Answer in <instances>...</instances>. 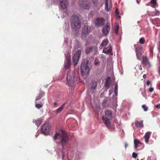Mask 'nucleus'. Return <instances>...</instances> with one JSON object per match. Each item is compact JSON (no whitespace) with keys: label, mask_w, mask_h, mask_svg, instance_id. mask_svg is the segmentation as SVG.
Returning <instances> with one entry per match:
<instances>
[{"label":"nucleus","mask_w":160,"mask_h":160,"mask_svg":"<svg viewBox=\"0 0 160 160\" xmlns=\"http://www.w3.org/2000/svg\"><path fill=\"white\" fill-rule=\"evenodd\" d=\"M58 139L60 141L59 143L61 144L63 148L67 145L69 139L65 131L63 130L59 131V132L55 134L53 137V139L56 140Z\"/></svg>","instance_id":"nucleus-1"},{"label":"nucleus","mask_w":160,"mask_h":160,"mask_svg":"<svg viewBox=\"0 0 160 160\" xmlns=\"http://www.w3.org/2000/svg\"><path fill=\"white\" fill-rule=\"evenodd\" d=\"M66 79L69 85L73 87L77 83L78 77L74 72L69 71L67 74Z\"/></svg>","instance_id":"nucleus-2"},{"label":"nucleus","mask_w":160,"mask_h":160,"mask_svg":"<svg viewBox=\"0 0 160 160\" xmlns=\"http://www.w3.org/2000/svg\"><path fill=\"white\" fill-rule=\"evenodd\" d=\"M70 22L72 28L74 30H78L80 28L81 24L79 18L77 16L72 15Z\"/></svg>","instance_id":"nucleus-3"},{"label":"nucleus","mask_w":160,"mask_h":160,"mask_svg":"<svg viewBox=\"0 0 160 160\" xmlns=\"http://www.w3.org/2000/svg\"><path fill=\"white\" fill-rule=\"evenodd\" d=\"M88 60H86L83 61L81 65V71L82 75H85L89 73V67L88 66Z\"/></svg>","instance_id":"nucleus-4"},{"label":"nucleus","mask_w":160,"mask_h":160,"mask_svg":"<svg viewBox=\"0 0 160 160\" xmlns=\"http://www.w3.org/2000/svg\"><path fill=\"white\" fill-rule=\"evenodd\" d=\"M81 54L80 51H78L73 55L72 58V62L73 65L74 66H76L77 65Z\"/></svg>","instance_id":"nucleus-5"},{"label":"nucleus","mask_w":160,"mask_h":160,"mask_svg":"<svg viewBox=\"0 0 160 160\" xmlns=\"http://www.w3.org/2000/svg\"><path fill=\"white\" fill-rule=\"evenodd\" d=\"M71 60L70 57L66 56L65 60L63 70H66L70 67Z\"/></svg>","instance_id":"nucleus-6"},{"label":"nucleus","mask_w":160,"mask_h":160,"mask_svg":"<svg viewBox=\"0 0 160 160\" xmlns=\"http://www.w3.org/2000/svg\"><path fill=\"white\" fill-rule=\"evenodd\" d=\"M105 22V19L103 18H97L94 22L95 25L97 26H102L103 25Z\"/></svg>","instance_id":"nucleus-7"},{"label":"nucleus","mask_w":160,"mask_h":160,"mask_svg":"<svg viewBox=\"0 0 160 160\" xmlns=\"http://www.w3.org/2000/svg\"><path fill=\"white\" fill-rule=\"evenodd\" d=\"M49 125L48 123H45L43 124L41 131L44 135H47L49 133Z\"/></svg>","instance_id":"nucleus-8"},{"label":"nucleus","mask_w":160,"mask_h":160,"mask_svg":"<svg viewBox=\"0 0 160 160\" xmlns=\"http://www.w3.org/2000/svg\"><path fill=\"white\" fill-rule=\"evenodd\" d=\"M60 8L63 10L66 8L68 4L67 0H59Z\"/></svg>","instance_id":"nucleus-9"},{"label":"nucleus","mask_w":160,"mask_h":160,"mask_svg":"<svg viewBox=\"0 0 160 160\" xmlns=\"http://www.w3.org/2000/svg\"><path fill=\"white\" fill-rule=\"evenodd\" d=\"M110 119H111V118L104 117V116L102 117V120L103 122H104L105 125L108 128H109L110 127Z\"/></svg>","instance_id":"nucleus-10"},{"label":"nucleus","mask_w":160,"mask_h":160,"mask_svg":"<svg viewBox=\"0 0 160 160\" xmlns=\"http://www.w3.org/2000/svg\"><path fill=\"white\" fill-rule=\"evenodd\" d=\"M151 134V132L149 131H148L146 132L145 135L144 136V138L145 139V142L146 143H148Z\"/></svg>","instance_id":"nucleus-11"},{"label":"nucleus","mask_w":160,"mask_h":160,"mask_svg":"<svg viewBox=\"0 0 160 160\" xmlns=\"http://www.w3.org/2000/svg\"><path fill=\"white\" fill-rule=\"evenodd\" d=\"M142 48V47L140 46H137L135 48V52L136 53V55H137V59L138 60H140V58H139V57L138 56V55L141 52Z\"/></svg>","instance_id":"nucleus-12"},{"label":"nucleus","mask_w":160,"mask_h":160,"mask_svg":"<svg viewBox=\"0 0 160 160\" xmlns=\"http://www.w3.org/2000/svg\"><path fill=\"white\" fill-rule=\"evenodd\" d=\"M112 51V48L111 45H108V47L104 48L103 50V52L104 53H111Z\"/></svg>","instance_id":"nucleus-13"},{"label":"nucleus","mask_w":160,"mask_h":160,"mask_svg":"<svg viewBox=\"0 0 160 160\" xmlns=\"http://www.w3.org/2000/svg\"><path fill=\"white\" fill-rule=\"evenodd\" d=\"M80 6L82 8L84 9H88L90 8L91 5L88 2H83L82 4L80 5Z\"/></svg>","instance_id":"nucleus-14"},{"label":"nucleus","mask_w":160,"mask_h":160,"mask_svg":"<svg viewBox=\"0 0 160 160\" xmlns=\"http://www.w3.org/2000/svg\"><path fill=\"white\" fill-rule=\"evenodd\" d=\"M104 118H112V112L111 111L107 110L105 112Z\"/></svg>","instance_id":"nucleus-15"},{"label":"nucleus","mask_w":160,"mask_h":160,"mask_svg":"<svg viewBox=\"0 0 160 160\" xmlns=\"http://www.w3.org/2000/svg\"><path fill=\"white\" fill-rule=\"evenodd\" d=\"M65 104L63 103V105L61 107H59V108H58V109H56L54 111V113L57 115L62 112L63 110V107L65 105Z\"/></svg>","instance_id":"nucleus-16"},{"label":"nucleus","mask_w":160,"mask_h":160,"mask_svg":"<svg viewBox=\"0 0 160 160\" xmlns=\"http://www.w3.org/2000/svg\"><path fill=\"white\" fill-rule=\"evenodd\" d=\"M142 63L145 65H147L149 64L148 60L147 58V57L142 56Z\"/></svg>","instance_id":"nucleus-17"},{"label":"nucleus","mask_w":160,"mask_h":160,"mask_svg":"<svg viewBox=\"0 0 160 160\" xmlns=\"http://www.w3.org/2000/svg\"><path fill=\"white\" fill-rule=\"evenodd\" d=\"M96 49V48L95 47H87L86 48V50H85V53L88 54L92 52L93 49Z\"/></svg>","instance_id":"nucleus-18"},{"label":"nucleus","mask_w":160,"mask_h":160,"mask_svg":"<svg viewBox=\"0 0 160 160\" xmlns=\"http://www.w3.org/2000/svg\"><path fill=\"white\" fill-rule=\"evenodd\" d=\"M32 122H33V123H35L36 126H38L42 122V119L40 118H38L37 120L34 119Z\"/></svg>","instance_id":"nucleus-19"},{"label":"nucleus","mask_w":160,"mask_h":160,"mask_svg":"<svg viewBox=\"0 0 160 160\" xmlns=\"http://www.w3.org/2000/svg\"><path fill=\"white\" fill-rule=\"evenodd\" d=\"M135 126L137 128H143V121H141L140 122L137 121L135 122Z\"/></svg>","instance_id":"nucleus-20"},{"label":"nucleus","mask_w":160,"mask_h":160,"mask_svg":"<svg viewBox=\"0 0 160 160\" xmlns=\"http://www.w3.org/2000/svg\"><path fill=\"white\" fill-rule=\"evenodd\" d=\"M110 78L109 77L107 78H106V80L105 85V88L107 89H108L110 87Z\"/></svg>","instance_id":"nucleus-21"},{"label":"nucleus","mask_w":160,"mask_h":160,"mask_svg":"<svg viewBox=\"0 0 160 160\" xmlns=\"http://www.w3.org/2000/svg\"><path fill=\"white\" fill-rule=\"evenodd\" d=\"M108 43V39H104L103 40L102 42L100 44V47L102 48L103 47L106 46Z\"/></svg>","instance_id":"nucleus-22"},{"label":"nucleus","mask_w":160,"mask_h":160,"mask_svg":"<svg viewBox=\"0 0 160 160\" xmlns=\"http://www.w3.org/2000/svg\"><path fill=\"white\" fill-rule=\"evenodd\" d=\"M134 148H137L138 147L140 146L141 145V143L137 139L134 140Z\"/></svg>","instance_id":"nucleus-23"},{"label":"nucleus","mask_w":160,"mask_h":160,"mask_svg":"<svg viewBox=\"0 0 160 160\" xmlns=\"http://www.w3.org/2000/svg\"><path fill=\"white\" fill-rule=\"evenodd\" d=\"M108 2V0H105V9L107 11H109L111 8L110 6L109 5Z\"/></svg>","instance_id":"nucleus-24"},{"label":"nucleus","mask_w":160,"mask_h":160,"mask_svg":"<svg viewBox=\"0 0 160 160\" xmlns=\"http://www.w3.org/2000/svg\"><path fill=\"white\" fill-rule=\"evenodd\" d=\"M156 0H151L150 2H148L147 5H150L152 7H154L156 4Z\"/></svg>","instance_id":"nucleus-25"},{"label":"nucleus","mask_w":160,"mask_h":160,"mask_svg":"<svg viewBox=\"0 0 160 160\" xmlns=\"http://www.w3.org/2000/svg\"><path fill=\"white\" fill-rule=\"evenodd\" d=\"M44 94L45 93L43 92H40L39 95H38V97H37L35 101H38L43 96Z\"/></svg>","instance_id":"nucleus-26"},{"label":"nucleus","mask_w":160,"mask_h":160,"mask_svg":"<svg viewBox=\"0 0 160 160\" xmlns=\"http://www.w3.org/2000/svg\"><path fill=\"white\" fill-rule=\"evenodd\" d=\"M110 29V23L109 22H107L104 26L103 30H109Z\"/></svg>","instance_id":"nucleus-27"},{"label":"nucleus","mask_w":160,"mask_h":160,"mask_svg":"<svg viewBox=\"0 0 160 160\" xmlns=\"http://www.w3.org/2000/svg\"><path fill=\"white\" fill-rule=\"evenodd\" d=\"M35 107L38 109L42 108L43 106L42 104H38V101H35Z\"/></svg>","instance_id":"nucleus-28"},{"label":"nucleus","mask_w":160,"mask_h":160,"mask_svg":"<svg viewBox=\"0 0 160 160\" xmlns=\"http://www.w3.org/2000/svg\"><path fill=\"white\" fill-rule=\"evenodd\" d=\"M117 92H118V84L117 83H116L115 84L114 86V92L115 95H117Z\"/></svg>","instance_id":"nucleus-29"},{"label":"nucleus","mask_w":160,"mask_h":160,"mask_svg":"<svg viewBox=\"0 0 160 160\" xmlns=\"http://www.w3.org/2000/svg\"><path fill=\"white\" fill-rule=\"evenodd\" d=\"M97 87V83L96 81H93L92 82V85L91 86V88L94 89H95Z\"/></svg>","instance_id":"nucleus-30"},{"label":"nucleus","mask_w":160,"mask_h":160,"mask_svg":"<svg viewBox=\"0 0 160 160\" xmlns=\"http://www.w3.org/2000/svg\"><path fill=\"white\" fill-rule=\"evenodd\" d=\"M82 38H83V36H84V37H85V35L89 33V31H82Z\"/></svg>","instance_id":"nucleus-31"},{"label":"nucleus","mask_w":160,"mask_h":160,"mask_svg":"<svg viewBox=\"0 0 160 160\" xmlns=\"http://www.w3.org/2000/svg\"><path fill=\"white\" fill-rule=\"evenodd\" d=\"M142 108L144 109L145 112L147 111L148 110V108L145 105H143L142 106Z\"/></svg>","instance_id":"nucleus-32"},{"label":"nucleus","mask_w":160,"mask_h":160,"mask_svg":"<svg viewBox=\"0 0 160 160\" xmlns=\"http://www.w3.org/2000/svg\"><path fill=\"white\" fill-rule=\"evenodd\" d=\"M139 43L141 44H143L145 42V40L144 38H141L140 39Z\"/></svg>","instance_id":"nucleus-33"},{"label":"nucleus","mask_w":160,"mask_h":160,"mask_svg":"<svg viewBox=\"0 0 160 160\" xmlns=\"http://www.w3.org/2000/svg\"><path fill=\"white\" fill-rule=\"evenodd\" d=\"M102 33L104 36L107 35L109 33L108 31H103Z\"/></svg>","instance_id":"nucleus-34"},{"label":"nucleus","mask_w":160,"mask_h":160,"mask_svg":"<svg viewBox=\"0 0 160 160\" xmlns=\"http://www.w3.org/2000/svg\"><path fill=\"white\" fill-rule=\"evenodd\" d=\"M119 29V26L118 25V24H117V23H116L115 26V30H118Z\"/></svg>","instance_id":"nucleus-35"},{"label":"nucleus","mask_w":160,"mask_h":160,"mask_svg":"<svg viewBox=\"0 0 160 160\" xmlns=\"http://www.w3.org/2000/svg\"><path fill=\"white\" fill-rule=\"evenodd\" d=\"M132 156L134 158H136L137 157V154L135 152H133L132 154Z\"/></svg>","instance_id":"nucleus-36"},{"label":"nucleus","mask_w":160,"mask_h":160,"mask_svg":"<svg viewBox=\"0 0 160 160\" xmlns=\"http://www.w3.org/2000/svg\"><path fill=\"white\" fill-rule=\"evenodd\" d=\"M153 88H149V89H148V91H149V92H153Z\"/></svg>","instance_id":"nucleus-37"},{"label":"nucleus","mask_w":160,"mask_h":160,"mask_svg":"<svg viewBox=\"0 0 160 160\" xmlns=\"http://www.w3.org/2000/svg\"><path fill=\"white\" fill-rule=\"evenodd\" d=\"M99 64V62L98 61H94V64L95 65H98Z\"/></svg>","instance_id":"nucleus-38"},{"label":"nucleus","mask_w":160,"mask_h":160,"mask_svg":"<svg viewBox=\"0 0 160 160\" xmlns=\"http://www.w3.org/2000/svg\"><path fill=\"white\" fill-rule=\"evenodd\" d=\"M64 25L66 27L67 29H68L69 27V24L66 22H65L64 24Z\"/></svg>","instance_id":"nucleus-39"},{"label":"nucleus","mask_w":160,"mask_h":160,"mask_svg":"<svg viewBox=\"0 0 160 160\" xmlns=\"http://www.w3.org/2000/svg\"><path fill=\"white\" fill-rule=\"evenodd\" d=\"M82 30H88V29L87 26H85L83 28Z\"/></svg>","instance_id":"nucleus-40"},{"label":"nucleus","mask_w":160,"mask_h":160,"mask_svg":"<svg viewBox=\"0 0 160 160\" xmlns=\"http://www.w3.org/2000/svg\"><path fill=\"white\" fill-rule=\"evenodd\" d=\"M155 107L157 108H160V104H158L155 106Z\"/></svg>","instance_id":"nucleus-41"},{"label":"nucleus","mask_w":160,"mask_h":160,"mask_svg":"<svg viewBox=\"0 0 160 160\" xmlns=\"http://www.w3.org/2000/svg\"><path fill=\"white\" fill-rule=\"evenodd\" d=\"M158 46V51L160 52V41L159 42Z\"/></svg>","instance_id":"nucleus-42"},{"label":"nucleus","mask_w":160,"mask_h":160,"mask_svg":"<svg viewBox=\"0 0 160 160\" xmlns=\"http://www.w3.org/2000/svg\"><path fill=\"white\" fill-rule=\"evenodd\" d=\"M93 3H97L98 2V0H92Z\"/></svg>","instance_id":"nucleus-43"},{"label":"nucleus","mask_w":160,"mask_h":160,"mask_svg":"<svg viewBox=\"0 0 160 160\" xmlns=\"http://www.w3.org/2000/svg\"><path fill=\"white\" fill-rule=\"evenodd\" d=\"M150 84V81H147V85H149Z\"/></svg>","instance_id":"nucleus-44"},{"label":"nucleus","mask_w":160,"mask_h":160,"mask_svg":"<svg viewBox=\"0 0 160 160\" xmlns=\"http://www.w3.org/2000/svg\"><path fill=\"white\" fill-rule=\"evenodd\" d=\"M146 78V75L145 74H144L143 75V78L144 79H145Z\"/></svg>","instance_id":"nucleus-45"},{"label":"nucleus","mask_w":160,"mask_h":160,"mask_svg":"<svg viewBox=\"0 0 160 160\" xmlns=\"http://www.w3.org/2000/svg\"><path fill=\"white\" fill-rule=\"evenodd\" d=\"M116 14H118V13H119V12L118 11V9H116Z\"/></svg>","instance_id":"nucleus-46"},{"label":"nucleus","mask_w":160,"mask_h":160,"mask_svg":"<svg viewBox=\"0 0 160 160\" xmlns=\"http://www.w3.org/2000/svg\"><path fill=\"white\" fill-rule=\"evenodd\" d=\"M124 145H125V148H126L128 146V144H127V143L125 142L124 143Z\"/></svg>","instance_id":"nucleus-47"},{"label":"nucleus","mask_w":160,"mask_h":160,"mask_svg":"<svg viewBox=\"0 0 160 160\" xmlns=\"http://www.w3.org/2000/svg\"><path fill=\"white\" fill-rule=\"evenodd\" d=\"M139 69H140V70H142V67L141 65H140V66Z\"/></svg>","instance_id":"nucleus-48"},{"label":"nucleus","mask_w":160,"mask_h":160,"mask_svg":"<svg viewBox=\"0 0 160 160\" xmlns=\"http://www.w3.org/2000/svg\"><path fill=\"white\" fill-rule=\"evenodd\" d=\"M62 156H63V158L64 156V152L62 151Z\"/></svg>","instance_id":"nucleus-49"},{"label":"nucleus","mask_w":160,"mask_h":160,"mask_svg":"<svg viewBox=\"0 0 160 160\" xmlns=\"http://www.w3.org/2000/svg\"><path fill=\"white\" fill-rule=\"evenodd\" d=\"M53 104L54 105H56L57 104V103L56 102H54Z\"/></svg>","instance_id":"nucleus-50"},{"label":"nucleus","mask_w":160,"mask_h":160,"mask_svg":"<svg viewBox=\"0 0 160 160\" xmlns=\"http://www.w3.org/2000/svg\"><path fill=\"white\" fill-rule=\"evenodd\" d=\"M158 72H159V74H160V68H159Z\"/></svg>","instance_id":"nucleus-51"},{"label":"nucleus","mask_w":160,"mask_h":160,"mask_svg":"<svg viewBox=\"0 0 160 160\" xmlns=\"http://www.w3.org/2000/svg\"><path fill=\"white\" fill-rule=\"evenodd\" d=\"M159 89L160 90V83L159 84Z\"/></svg>","instance_id":"nucleus-52"},{"label":"nucleus","mask_w":160,"mask_h":160,"mask_svg":"<svg viewBox=\"0 0 160 160\" xmlns=\"http://www.w3.org/2000/svg\"><path fill=\"white\" fill-rule=\"evenodd\" d=\"M118 31H115V33H118Z\"/></svg>","instance_id":"nucleus-53"},{"label":"nucleus","mask_w":160,"mask_h":160,"mask_svg":"<svg viewBox=\"0 0 160 160\" xmlns=\"http://www.w3.org/2000/svg\"><path fill=\"white\" fill-rule=\"evenodd\" d=\"M136 1L138 4L139 3V2H138V0H136Z\"/></svg>","instance_id":"nucleus-54"},{"label":"nucleus","mask_w":160,"mask_h":160,"mask_svg":"<svg viewBox=\"0 0 160 160\" xmlns=\"http://www.w3.org/2000/svg\"><path fill=\"white\" fill-rule=\"evenodd\" d=\"M142 95L143 97H144V96H145V94H143V93H142Z\"/></svg>","instance_id":"nucleus-55"},{"label":"nucleus","mask_w":160,"mask_h":160,"mask_svg":"<svg viewBox=\"0 0 160 160\" xmlns=\"http://www.w3.org/2000/svg\"><path fill=\"white\" fill-rule=\"evenodd\" d=\"M137 160H139L138 159H137Z\"/></svg>","instance_id":"nucleus-56"},{"label":"nucleus","mask_w":160,"mask_h":160,"mask_svg":"<svg viewBox=\"0 0 160 160\" xmlns=\"http://www.w3.org/2000/svg\"><path fill=\"white\" fill-rule=\"evenodd\" d=\"M141 160H143V159H141Z\"/></svg>","instance_id":"nucleus-57"}]
</instances>
